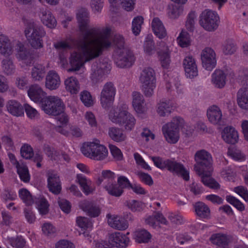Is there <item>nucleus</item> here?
<instances>
[{
	"instance_id": "obj_1",
	"label": "nucleus",
	"mask_w": 248,
	"mask_h": 248,
	"mask_svg": "<svg viewBox=\"0 0 248 248\" xmlns=\"http://www.w3.org/2000/svg\"><path fill=\"white\" fill-rule=\"evenodd\" d=\"M77 18L83 39L76 41L69 37L53 44L58 50L77 48V51L71 54L69 61L71 68L68 69L69 72L78 71L84 67L86 62L99 57L104 49L111 45V29L109 27L101 29L89 28V14L87 9H79Z\"/></svg>"
},
{
	"instance_id": "obj_2",
	"label": "nucleus",
	"mask_w": 248,
	"mask_h": 248,
	"mask_svg": "<svg viewBox=\"0 0 248 248\" xmlns=\"http://www.w3.org/2000/svg\"><path fill=\"white\" fill-rule=\"evenodd\" d=\"M195 159L197 164L194 166V170L201 177L203 184L212 189L219 188V184L211 177L213 170L211 155L204 150H201L196 152Z\"/></svg>"
},
{
	"instance_id": "obj_3",
	"label": "nucleus",
	"mask_w": 248,
	"mask_h": 248,
	"mask_svg": "<svg viewBox=\"0 0 248 248\" xmlns=\"http://www.w3.org/2000/svg\"><path fill=\"white\" fill-rule=\"evenodd\" d=\"M14 48L16 56L19 61L26 65H30L32 63L33 57L23 43L16 40L11 43L7 36L0 35V53L6 57L13 53Z\"/></svg>"
},
{
	"instance_id": "obj_4",
	"label": "nucleus",
	"mask_w": 248,
	"mask_h": 248,
	"mask_svg": "<svg viewBox=\"0 0 248 248\" xmlns=\"http://www.w3.org/2000/svg\"><path fill=\"white\" fill-rule=\"evenodd\" d=\"M109 118L113 123L123 126L127 132L133 131L137 123L136 118L128 112L126 106L111 110Z\"/></svg>"
},
{
	"instance_id": "obj_5",
	"label": "nucleus",
	"mask_w": 248,
	"mask_h": 248,
	"mask_svg": "<svg viewBox=\"0 0 248 248\" xmlns=\"http://www.w3.org/2000/svg\"><path fill=\"white\" fill-rule=\"evenodd\" d=\"M124 39L120 35H115L113 44L117 46L118 56L115 58L116 65L121 68H127L131 66L135 60L133 53L127 48L124 47Z\"/></svg>"
},
{
	"instance_id": "obj_6",
	"label": "nucleus",
	"mask_w": 248,
	"mask_h": 248,
	"mask_svg": "<svg viewBox=\"0 0 248 248\" xmlns=\"http://www.w3.org/2000/svg\"><path fill=\"white\" fill-rule=\"evenodd\" d=\"M185 126V121L180 117H175L162 126V131L166 140L170 144H175L180 139V131Z\"/></svg>"
},
{
	"instance_id": "obj_7",
	"label": "nucleus",
	"mask_w": 248,
	"mask_h": 248,
	"mask_svg": "<svg viewBox=\"0 0 248 248\" xmlns=\"http://www.w3.org/2000/svg\"><path fill=\"white\" fill-rule=\"evenodd\" d=\"M81 152L86 157L96 160L105 159L108 154L106 147L96 139L84 142L81 147Z\"/></svg>"
},
{
	"instance_id": "obj_8",
	"label": "nucleus",
	"mask_w": 248,
	"mask_h": 248,
	"mask_svg": "<svg viewBox=\"0 0 248 248\" xmlns=\"http://www.w3.org/2000/svg\"><path fill=\"white\" fill-rule=\"evenodd\" d=\"M139 80L141 89L146 97L152 96L156 87V78L155 70L151 67H146L141 71Z\"/></svg>"
},
{
	"instance_id": "obj_9",
	"label": "nucleus",
	"mask_w": 248,
	"mask_h": 248,
	"mask_svg": "<svg viewBox=\"0 0 248 248\" xmlns=\"http://www.w3.org/2000/svg\"><path fill=\"white\" fill-rule=\"evenodd\" d=\"M151 159L156 167L161 169L167 168L173 173L181 176L185 180H189V172L182 164L170 159L163 160L157 156H152Z\"/></svg>"
},
{
	"instance_id": "obj_10",
	"label": "nucleus",
	"mask_w": 248,
	"mask_h": 248,
	"mask_svg": "<svg viewBox=\"0 0 248 248\" xmlns=\"http://www.w3.org/2000/svg\"><path fill=\"white\" fill-rule=\"evenodd\" d=\"M129 243V238L127 235L120 232H115L109 234L108 243L94 241L96 248H125Z\"/></svg>"
},
{
	"instance_id": "obj_11",
	"label": "nucleus",
	"mask_w": 248,
	"mask_h": 248,
	"mask_svg": "<svg viewBox=\"0 0 248 248\" xmlns=\"http://www.w3.org/2000/svg\"><path fill=\"white\" fill-rule=\"evenodd\" d=\"M25 34L33 48L39 49L43 46L42 38L46 32L43 27L30 24L25 30Z\"/></svg>"
},
{
	"instance_id": "obj_12",
	"label": "nucleus",
	"mask_w": 248,
	"mask_h": 248,
	"mask_svg": "<svg viewBox=\"0 0 248 248\" xmlns=\"http://www.w3.org/2000/svg\"><path fill=\"white\" fill-rule=\"evenodd\" d=\"M219 17L216 12L206 9L200 16V25L206 31H214L219 24Z\"/></svg>"
},
{
	"instance_id": "obj_13",
	"label": "nucleus",
	"mask_w": 248,
	"mask_h": 248,
	"mask_svg": "<svg viewBox=\"0 0 248 248\" xmlns=\"http://www.w3.org/2000/svg\"><path fill=\"white\" fill-rule=\"evenodd\" d=\"M42 109L47 114L57 116L65 109L62 100L57 96H48L41 106Z\"/></svg>"
},
{
	"instance_id": "obj_14",
	"label": "nucleus",
	"mask_w": 248,
	"mask_h": 248,
	"mask_svg": "<svg viewBox=\"0 0 248 248\" xmlns=\"http://www.w3.org/2000/svg\"><path fill=\"white\" fill-rule=\"evenodd\" d=\"M234 78V73L231 69H217L211 75V83L216 88L222 89L227 80H232Z\"/></svg>"
},
{
	"instance_id": "obj_15",
	"label": "nucleus",
	"mask_w": 248,
	"mask_h": 248,
	"mask_svg": "<svg viewBox=\"0 0 248 248\" xmlns=\"http://www.w3.org/2000/svg\"><path fill=\"white\" fill-rule=\"evenodd\" d=\"M116 93V89L112 82H107L104 85L100 93V99L103 108H108L113 103Z\"/></svg>"
},
{
	"instance_id": "obj_16",
	"label": "nucleus",
	"mask_w": 248,
	"mask_h": 248,
	"mask_svg": "<svg viewBox=\"0 0 248 248\" xmlns=\"http://www.w3.org/2000/svg\"><path fill=\"white\" fill-rule=\"evenodd\" d=\"M109 70V66L106 62H95L92 66L90 78L93 83L102 80L103 76Z\"/></svg>"
},
{
	"instance_id": "obj_17",
	"label": "nucleus",
	"mask_w": 248,
	"mask_h": 248,
	"mask_svg": "<svg viewBox=\"0 0 248 248\" xmlns=\"http://www.w3.org/2000/svg\"><path fill=\"white\" fill-rule=\"evenodd\" d=\"M201 60L202 66L207 70L211 71L217 64L216 54L211 47L204 48L201 53Z\"/></svg>"
},
{
	"instance_id": "obj_18",
	"label": "nucleus",
	"mask_w": 248,
	"mask_h": 248,
	"mask_svg": "<svg viewBox=\"0 0 248 248\" xmlns=\"http://www.w3.org/2000/svg\"><path fill=\"white\" fill-rule=\"evenodd\" d=\"M28 95L32 101L35 103L41 104V106L48 97L46 96V93L37 84L32 85L29 87Z\"/></svg>"
},
{
	"instance_id": "obj_19",
	"label": "nucleus",
	"mask_w": 248,
	"mask_h": 248,
	"mask_svg": "<svg viewBox=\"0 0 248 248\" xmlns=\"http://www.w3.org/2000/svg\"><path fill=\"white\" fill-rule=\"evenodd\" d=\"M183 66L187 78H193L198 76L197 65L195 59L192 56H187L184 58Z\"/></svg>"
},
{
	"instance_id": "obj_20",
	"label": "nucleus",
	"mask_w": 248,
	"mask_h": 248,
	"mask_svg": "<svg viewBox=\"0 0 248 248\" xmlns=\"http://www.w3.org/2000/svg\"><path fill=\"white\" fill-rule=\"evenodd\" d=\"M132 104L133 109L137 114H143L147 112V108L145 104L144 97L140 92H133Z\"/></svg>"
},
{
	"instance_id": "obj_21",
	"label": "nucleus",
	"mask_w": 248,
	"mask_h": 248,
	"mask_svg": "<svg viewBox=\"0 0 248 248\" xmlns=\"http://www.w3.org/2000/svg\"><path fill=\"white\" fill-rule=\"evenodd\" d=\"M107 217L108 225L116 230L124 231L128 227L127 220L122 217L108 214Z\"/></svg>"
},
{
	"instance_id": "obj_22",
	"label": "nucleus",
	"mask_w": 248,
	"mask_h": 248,
	"mask_svg": "<svg viewBox=\"0 0 248 248\" xmlns=\"http://www.w3.org/2000/svg\"><path fill=\"white\" fill-rule=\"evenodd\" d=\"M223 140L229 144H235L238 142L239 135L237 131L232 126L225 127L221 132Z\"/></svg>"
},
{
	"instance_id": "obj_23",
	"label": "nucleus",
	"mask_w": 248,
	"mask_h": 248,
	"mask_svg": "<svg viewBox=\"0 0 248 248\" xmlns=\"http://www.w3.org/2000/svg\"><path fill=\"white\" fill-rule=\"evenodd\" d=\"M61 83V78L56 71L50 70L47 73L45 82L46 88L50 90H56L60 87Z\"/></svg>"
},
{
	"instance_id": "obj_24",
	"label": "nucleus",
	"mask_w": 248,
	"mask_h": 248,
	"mask_svg": "<svg viewBox=\"0 0 248 248\" xmlns=\"http://www.w3.org/2000/svg\"><path fill=\"white\" fill-rule=\"evenodd\" d=\"M7 111L12 115L21 117L24 115V106L18 101L12 99L8 100L6 104Z\"/></svg>"
},
{
	"instance_id": "obj_25",
	"label": "nucleus",
	"mask_w": 248,
	"mask_h": 248,
	"mask_svg": "<svg viewBox=\"0 0 248 248\" xmlns=\"http://www.w3.org/2000/svg\"><path fill=\"white\" fill-rule=\"evenodd\" d=\"M173 104L170 100L163 99L157 103L156 112L161 117L168 116L171 113Z\"/></svg>"
},
{
	"instance_id": "obj_26",
	"label": "nucleus",
	"mask_w": 248,
	"mask_h": 248,
	"mask_svg": "<svg viewBox=\"0 0 248 248\" xmlns=\"http://www.w3.org/2000/svg\"><path fill=\"white\" fill-rule=\"evenodd\" d=\"M76 182L79 185L83 193L87 195L93 193L94 190L92 181L82 174L77 175Z\"/></svg>"
},
{
	"instance_id": "obj_27",
	"label": "nucleus",
	"mask_w": 248,
	"mask_h": 248,
	"mask_svg": "<svg viewBox=\"0 0 248 248\" xmlns=\"http://www.w3.org/2000/svg\"><path fill=\"white\" fill-rule=\"evenodd\" d=\"M79 206L83 211L85 212L89 216L96 217L99 215L100 210L98 206L94 205L92 202L87 200L81 201Z\"/></svg>"
},
{
	"instance_id": "obj_28",
	"label": "nucleus",
	"mask_w": 248,
	"mask_h": 248,
	"mask_svg": "<svg viewBox=\"0 0 248 248\" xmlns=\"http://www.w3.org/2000/svg\"><path fill=\"white\" fill-rule=\"evenodd\" d=\"M65 90L71 94H77L80 90V84L78 79L75 77H70L64 81Z\"/></svg>"
},
{
	"instance_id": "obj_29",
	"label": "nucleus",
	"mask_w": 248,
	"mask_h": 248,
	"mask_svg": "<svg viewBox=\"0 0 248 248\" xmlns=\"http://www.w3.org/2000/svg\"><path fill=\"white\" fill-rule=\"evenodd\" d=\"M207 116L208 120L213 124H218L222 119L221 110L217 106L213 105L209 107L207 110Z\"/></svg>"
},
{
	"instance_id": "obj_30",
	"label": "nucleus",
	"mask_w": 248,
	"mask_h": 248,
	"mask_svg": "<svg viewBox=\"0 0 248 248\" xmlns=\"http://www.w3.org/2000/svg\"><path fill=\"white\" fill-rule=\"evenodd\" d=\"M39 17L43 24L49 28H54L57 25V21L52 13L46 9L42 10Z\"/></svg>"
},
{
	"instance_id": "obj_31",
	"label": "nucleus",
	"mask_w": 248,
	"mask_h": 248,
	"mask_svg": "<svg viewBox=\"0 0 248 248\" xmlns=\"http://www.w3.org/2000/svg\"><path fill=\"white\" fill-rule=\"evenodd\" d=\"M145 223L155 228L158 226L159 223L166 225L168 221L164 216L160 212H156L152 216L147 217L145 219Z\"/></svg>"
},
{
	"instance_id": "obj_32",
	"label": "nucleus",
	"mask_w": 248,
	"mask_h": 248,
	"mask_svg": "<svg viewBox=\"0 0 248 248\" xmlns=\"http://www.w3.org/2000/svg\"><path fill=\"white\" fill-rule=\"evenodd\" d=\"M152 27L154 34L160 39L165 38L167 31L162 21L157 17L154 18L152 22Z\"/></svg>"
},
{
	"instance_id": "obj_33",
	"label": "nucleus",
	"mask_w": 248,
	"mask_h": 248,
	"mask_svg": "<svg viewBox=\"0 0 248 248\" xmlns=\"http://www.w3.org/2000/svg\"><path fill=\"white\" fill-rule=\"evenodd\" d=\"M157 55L162 67L165 69H168L171 63L170 51L168 47L166 46L163 50L158 51Z\"/></svg>"
},
{
	"instance_id": "obj_34",
	"label": "nucleus",
	"mask_w": 248,
	"mask_h": 248,
	"mask_svg": "<svg viewBox=\"0 0 248 248\" xmlns=\"http://www.w3.org/2000/svg\"><path fill=\"white\" fill-rule=\"evenodd\" d=\"M49 190L55 194H59L61 190V186L59 176L56 174H50L47 179Z\"/></svg>"
},
{
	"instance_id": "obj_35",
	"label": "nucleus",
	"mask_w": 248,
	"mask_h": 248,
	"mask_svg": "<svg viewBox=\"0 0 248 248\" xmlns=\"http://www.w3.org/2000/svg\"><path fill=\"white\" fill-rule=\"evenodd\" d=\"M210 240L211 243L219 247L227 246L230 242L229 236L223 233H216L213 234Z\"/></svg>"
},
{
	"instance_id": "obj_36",
	"label": "nucleus",
	"mask_w": 248,
	"mask_h": 248,
	"mask_svg": "<svg viewBox=\"0 0 248 248\" xmlns=\"http://www.w3.org/2000/svg\"><path fill=\"white\" fill-rule=\"evenodd\" d=\"M237 102L242 109L248 110V89H240L237 94Z\"/></svg>"
},
{
	"instance_id": "obj_37",
	"label": "nucleus",
	"mask_w": 248,
	"mask_h": 248,
	"mask_svg": "<svg viewBox=\"0 0 248 248\" xmlns=\"http://www.w3.org/2000/svg\"><path fill=\"white\" fill-rule=\"evenodd\" d=\"M108 133L109 137L113 140L117 142L124 141L126 140L127 138L123 130L117 127L109 128Z\"/></svg>"
},
{
	"instance_id": "obj_38",
	"label": "nucleus",
	"mask_w": 248,
	"mask_h": 248,
	"mask_svg": "<svg viewBox=\"0 0 248 248\" xmlns=\"http://www.w3.org/2000/svg\"><path fill=\"white\" fill-rule=\"evenodd\" d=\"M164 79L166 81V87L168 91L171 92L175 88L176 89L179 88L180 85L179 80L177 74L171 76V74H165Z\"/></svg>"
},
{
	"instance_id": "obj_39",
	"label": "nucleus",
	"mask_w": 248,
	"mask_h": 248,
	"mask_svg": "<svg viewBox=\"0 0 248 248\" xmlns=\"http://www.w3.org/2000/svg\"><path fill=\"white\" fill-rule=\"evenodd\" d=\"M195 212L196 215L201 218H207L210 211L209 207L202 202H198L194 205Z\"/></svg>"
},
{
	"instance_id": "obj_40",
	"label": "nucleus",
	"mask_w": 248,
	"mask_h": 248,
	"mask_svg": "<svg viewBox=\"0 0 248 248\" xmlns=\"http://www.w3.org/2000/svg\"><path fill=\"white\" fill-rule=\"evenodd\" d=\"M104 188L109 195L115 197L121 196L124 192L123 189L118 184L116 183L115 181L104 185Z\"/></svg>"
},
{
	"instance_id": "obj_41",
	"label": "nucleus",
	"mask_w": 248,
	"mask_h": 248,
	"mask_svg": "<svg viewBox=\"0 0 248 248\" xmlns=\"http://www.w3.org/2000/svg\"><path fill=\"white\" fill-rule=\"evenodd\" d=\"M45 67L41 64L34 65L31 71V77L35 81L42 80L45 74Z\"/></svg>"
},
{
	"instance_id": "obj_42",
	"label": "nucleus",
	"mask_w": 248,
	"mask_h": 248,
	"mask_svg": "<svg viewBox=\"0 0 248 248\" xmlns=\"http://www.w3.org/2000/svg\"><path fill=\"white\" fill-rule=\"evenodd\" d=\"M77 225L81 229L83 232L82 233L86 236L85 231L90 230L93 227V223L91 220L85 217H78L76 219Z\"/></svg>"
},
{
	"instance_id": "obj_43",
	"label": "nucleus",
	"mask_w": 248,
	"mask_h": 248,
	"mask_svg": "<svg viewBox=\"0 0 248 248\" xmlns=\"http://www.w3.org/2000/svg\"><path fill=\"white\" fill-rule=\"evenodd\" d=\"M70 130L69 132L67 129L61 127H58L57 129V131L66 136H68L71 134L75 137H80L82 135V130L78 126H71L70 127Z\"/></svg>"
},
{
	"instance_id": "obj_44",
	"label": "nucleus",
	"mask_w": 248,
	"mask_h": 248,
	"mask_svg": "<svg viewBox=\"0 0 248 248\" xmlns=\"http://www.w3.org/2000/svg\"><path fill=\"white\" fill-rule=\"evenodd\" d=\"M177 42L181 47H187L191 45L190 36L186 31H182L177 38Z\"/></svg>"
},
{
	"instance_id": "obj_45",
	"label": "nucleus",
	"mask_w": 248,
	"mask_h": 248,
	"mask_svg": "<svg viewBox=\"0 0 248 248\" xmlns=\"http://www.w3.org/2000/svg\"><path fill=\"white\" fill-rule=\"evenodd\" d=\"M151 238V234L145 230H140L134 232V239L139 243H147Z\"/></svg>"
},
{
	"instance_id": "obj_46",
	"label": "nucleus",
	"mask_w": 248,
	"mask_h": 248,
	"mask_svg": "<svg viewBox=\"0 0 248 248\" xmlns=\"http://www.w3.org/2000/svg\"><path fill=\"white\" fill-rule=\"evenodd\" d=\"M102 178H99L97 183L99 185L103 183V186L104 185L108 183H112L115 181V174L109 170H104L102 172Z\"/></svg>"
},
{
	"instance_id": "obj_47",
	"label": "nucleus",
	"mask_w": 248,
	"mask_h": 248,
	"mask_svg": "<svg viewBox=\"0 0 248 248\" xmlns=\"http://www.w3.org/2000/svg\"><path fill=\"white\" fill-rule=\"evenodd\" d=\"M1 67L3 72L7 75L14 74L16 69L12 60L9 58H6L2 61Z\"/></svg>"
},
{
	"instance_id": "obj_48",
	"label": "nucleus",
	"mask_w": 248,
	"mask_h": 248,
	"mask_svg": "<svg viewBox=\"0 0 248 248\" xmlns=\"http://www.w3.org/2000/svg\"><path fill=\"white\" fill-rule=\"evenodd\" d=\"M143 48L144 53L148 56L152 55L155 53V46L152 35H148L146 37Z\"/></svg>"
},
{
	"instance_id": "obj_49",
	"label": "nucleus",
	"mask_w": 248,
	"mask_h": 248,
	"mask_svg": "<svg viewBox=\"0 0 248 248\" xmlns=\"http://www.w3.org/2000/svg\"><path fill=\"white\" fill-rule=\"evenodd\" d=\"M16 168L20 179L24 182H28L30 179V176L27 167L25 164L20 163Z\"/></svg>"
},
{
	"instance_id": "obj_50",
	"label": "nucleus",
	"mask_w": 248,
	"mask_h": 248,
	"mask_svg": "<svg viewBox=\"0 0 248 248\" xmlns=\"http://www.w3.org/2000/svg\"><path fill=\"white\" fill-rule=\"evenodd\" d=\"M34 202L40 214L46 215L48 213L49 205L46 199L42 197L35 198Z\"/></svg>"
},
{
	"instance_id": "obj_51",
	"label": "nucleus",
	"mask_w": 248,
	"mask_h": 248,
	"mask_svg": "<svg viewBox=\"0 0 248 248\" xmlns=\"http://www.w3.org/2000/svg\"><path fill=\"white\" fill-rule=\"evenodd\" d=\"M19 197L27 205H31L35 200L31 195L30 192L26 189H20L18 192Z\"/></svg>"
},
{
	"instance_id": "obj_52",
	"label": "nucleus",
	"mask_w": 248,
	"mask_h": 248,
	"mask_svg": "<svg viewBox=\"0 0 248 248\" xmlns=\"http://www.w3.org/2000/svg\"><path fill=\"white\" fill-rule=\"evenodd\" d=\"M143 23V18L141 16H138L133 19L132 23V31L136 36L140 32L141 25Z\"/></svg>"
},
{
	"instance_id": "obj_53",
	"label": "nucleus",
	"mask_w": 248,
	"mask_h": 248,
	"mask_svg": "<svg viewBox=\"0 0 248 248\" xmlns=\"http://www.w3.org/2000/svg\"><path fill=\"white\" fill-rule=\"evenodd\" d=\"M228 155L235 161H243L246 159L245 155L241 151L236 148H229Z\"/></svg>"
},
{
	"instance_id": "obj_54",
	"label": "nucleus",
	"mask_w": 248,
	"mask_h": 248,
	"mask_svg": "<svg viewBox=\"0 0 248 248\" xmlns=\"http://www.w3.org/2000/svg\"><path fill=\"white\" fill-rule=\"evenodd\" d=\"M24 109H25L27 116L29 119L35 120L39 118L40 114L38 111L29 104H24Z\"/></svg>"
},
{
	"instance_id": "obj_55",
	"label": "nucleus",
	"mask_w": 248,
	"mask_h": 248,
	"mask_svg": "<svg viewBox=\"0 0 248 248\" xmlns=\"http://www.w3.org/2000/svg\"><path fill=\"white\" fill-rule=\"evenodd\" d=\"M80 98L84 105L87 107L92 106L94 104L91 93L87 91H84L80 93Z\"/></svg>"
},
{
	"instance_id": "obj_56",
	"label": "nucleus",
	"mask_w": 248,
	"mask_h": 248,
	"mask_svg": "<svg viewBox=\"0 0 248 248\" xmlns=\"http://www.w3.org/2000/svg\"><path fill=\"white\" fill-rule=\"evenodd\" d=\"M226 201L239 211L242 212L245 210L244 204L235 197L231 195L227 196Z\"/></svg>"
},
{
	"instance_id": "obj_57",
	"label": "nucleus",
	"mask_w": 248,
	"mask_h": 248,
	"mask_svg": "<svg viewBox=\"0 0 248 248\" xmlns=\"http://www.w3.org/2000/svg\"><path fill=\"white\" fill-rule=\"evenodd\" d=\"M236 50V46L232 41H227L222 46L223 52L225 55H232L235 52Z\"/></svg>"
},
{
	"instance_id": "obj_58",
	"label": "nucleus",
	"mask_w": 248,
	"mask_h": 248,
	"mask_svg": "<svg viewBox=\"0 0 248 248\" xmlns=\"http://www.w3.org/2000/svg\"><path fill=\"white\" fill-rule=\"evenodd\" d=\"M1 142L7 151H14L15 150L14 142L10 136H3L1 138Z\"/></svg>"
},
{
	"instance_id": "obj_59",
	"label": "nucleus",
	"mask_w": 248,
	"mask_h": 248,
	"mask_svg": "<svg viewBox=\"0 0 248 248\" xmlns=\"http://www.w3.org/2000/svg\"><path fill=\"white\" fill-rule=\"evenodd\" d=\"M183 12L182 7L173 5L172 9L168 12V16L170 18L176 19L183 13Z\"/></svg>"
},
{
	"instance_id": "obj_60",
	"label": "nucleus",
	"mask_w": 248,
	"mask_h": 248,
	"mask_svg": "<svg viewBox=\"0 0 248 248\" xmlns=\"http://www.w3.org/2000/svg\"><path fill=\"white\" fill-rule=\"evenodd\" d=\"M127 206L132 211L136 212L142 210L143 204L140 201L131 200L127 202Z\"/></svg>"
},
{
	"instance_id": "obj_61",
	"label": "nucleus",
	"mask_w": 248,
	"mask_h": 248,
	"mask_svg": "<svg viewBox=\"0 0 248 248\" xmlns=\"http://www.w3.org/2000/svg\"><path fill=\"white\" fill-rule=\"evenodd\" d=\"M8 242L13 247L16 248H23L25 245V241L22 237L9 238Z\"/></svg>"
},
{
	"instance_id": "obj_62",
	"label": "nucleus",
	"mask_w": 248,
	"mask_h": 248,
	"mask_svg": "<svg viewBox=\"0 0 248 248\" xmlns=\"http://www.w3.org/2000/svg\"><path fill=\"white\" fill-rule=\"evenodd\" d=\"M20 152L21 156L26 159H30L33 155L32 148L28 144H24L22 146Z\"/></svg>"
},
{
	"instance_id": "obj_63",
	"label": "nucleus",
	"mask_w": 248,
	"mask_h": 248,
	"mask_svg": "<svg viewBox=\"0 0 248 248\" xmlns=\"http://www.w3.org/2000/svg\"><path fill=\"white\" fill-rule=\"evenodd\" d=\"M42 231L44 234L51 235L56 232V229L50 223L46 222L42 226Z\"/></svg>"
},
{
	"instance_id": "obj_64",
	"label": "nucleus",
	"mask_w": 248,
	"mask_h": 248,
	"mask_svg": "<svg viewBox=\"0 0 248 248\" xmlns=\"http://www.w3.org/2000/svg\"><path fill=\"white\" fill-rule=\"evenodd\" d=\"M233 191L241 197L246 202H248V190L244 186H238L235 187Z\"/></svg>"
}]
</instances>
